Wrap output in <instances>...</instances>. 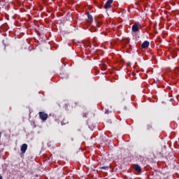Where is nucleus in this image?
I'll return each mask as SVG.
<instances>
[{
	"instance_id": "1",
	"label": "nucleus",
	"mask_w": 179,
	"mask_h": 179,
	"mask_svg": "<svg viewBox=\"0 0 179 179\" xmlns=\"http://www.w3.org/2000/svg\"><path fill=\"white\" fill-rule=\"evenodd\" d=\"M39 117L42 121H47L48 114L45 113V112H39Z\"/></svg>"
},
{
	"instance_id": "18",
	"label": "nucleus",
	"mask_w": 179,
	"mask_h": 179,
	"mask_svg": "<svg viewBox=\"0 0 179 179\" xmlns=\"http://www.w3.org/2000/svg\"><path fill=\"white\" fill-rule=\"evenodd\" d=\"M108 1H113V0H108Z\"/></svg>"
},
{
	"instance_id": "7",
	"label": "nucleus",
	"mask_w": 179,
	"mask_h": 179,
	"mask_svg": "<svg viewBox=\"0 0 179 179\" xmlns=\"http://www.w3.org/2000/svg\"><path fill=\"white\" fill-rule=\"evenodd\" d=\"M87 22L89 23H92V22H93V16L90 13H87Z\"/></svg>"
},
{
	"instance_id": "6",
	"label": "nucleus",
	"mask_w": 179,
	"mask_h": 179,
	"mask_svg": "<svg viewBox=\"0 0 179 179\" xmlns=\"http://www.w3.org/2000/svg\"><path fill=\"white\" fill-rule=\"evenodd\" d=\"M149 45H150V43H149V41H145L142 45H141V48H144V49H146V48H149Z\"/></svg>"
},
{
	"instance_id": "12",
	"label": "nucleus",
	"mask_w": 179,
	"mask_h": 179,
	"mask_svg": "<svg viewBox=\"0 0 179 179\" xmlns=\"http://www.w3.org/2000/svg\"><path fill=\"white\" fill-rule=\"evenodd\" d=\"M0 3H2L3 5H5V1H0Z\"/></svg>"
},
{
	"instance_id": "2",
	"label": "nucleus",
	"mask_w": 179,
	"mask_h": 179,
	"mask_svg": "<svg viewBox=\"0 0 179 179\" xmlns=\"http://www.w3.org/2000/svg\"><path fill=\"white\" fill-rule=\"evenodd\" d=\"M131 30L134 31V33H137V31H139V24L138 23H134V24L131 27Z\"/></svg>"
},
{
	"instance_id": "11",
	"label": "nucleus",
	"mask_w": 179,
	"mask_h": 179,
	"mask_svg": "<svg viewBox=\"0 0 179 179\" xmlns=\"http://www.w3.org/2000/svg\"><path fill=\"white\" fill-rule=\"evenodd\" d=\"M147 129H152V124H148L147 126Z\"/></svg>"
},
{
	"instance_id": "15",
	"label": "nucleus",
	"mask_w": 179,
	"mask_h": 179,
	"mask_svg": "<svg viewBox=\"0 0 179 179\" xmlns=\"http://www.w3.org/2000/svg\"><path fill=\"white\" fill-rule=\"evenodd\" d=\"M106 114H108V110L106 111Z\"/></svg>"
},
{
	"instance_id": "5",
	"label": "nucleus",
	"mask_w": 179,
	"mask_h": 179,
	"mask_svg": "<svg viewBox=\"0 0 179 179\" xmlns=\"http://www.w3.org/2000/svg\"><path fill=\"white\" fill-rule=\"evenodd\" d=\"M134 169L138 173H142V168L138 164H136L134 165Z\"/></svg>"
},
{
	"instance_id": "14",
	"label": "nucleus",
	"mask_w": 179,
	"mask_h": 179,
	"mask_svg": "<svg viewBox=\"0 0 179 179\" xmlns=\"http://www.w3.org/2000/svg\"><path fill=\"white\" fill-rule=\"evenodd\" d=\"M1 135H2V133H1V131H0V139H1Z\"/></svg>"
},
{
	"instance_id": "13",
	"label": "nucleus",
	"mask_w": 179,
	"mask_h": 179,
	"mask_svg": "<svg viewBox=\"0 0 179 179\" xmlns=\"http://www.w3.org/2000/svg\"><path fill=\"white\" fill-rule=\"evenodd\" d=\"M77 105H78V103H74V107H76Z\"/></svg>"
},
{
	"instance_id": "16",
	"label": "nucleus",
	"mask_w": 179,
	"mask_h": 179,
	"mask_svg": "<svg viewBox=\"0 0 179 179\" xmlns=\"http://www.w3.org/2000/svg\"><path fill=\"white\" fill-rule=\"evenodd\" d=\"M0 179H3L2 176H0Z\"/></svg>"
},
{
	"instance_id": "3",
	"label": "nucleus",
	"mask_w": 179,
	"mask_h": 179,
	"mask_svg": "<svg viewBox=\"0 0 179 179\" xmlns=\"http://www.w3.org/2000/svg\"><path fill=\"white\" fill-rule=\"evenodd\" d=\"M20 150L22 155H24V153H26V150H27V144L26 143L22 144L21 146Z\"/></svg>"
},
{
	"instance_id": "8",
	"label": "nucleus",
	"mask_w": 179,
	"mask_h": 179,
	"mask_svg": "<svg viewBox=\"0 0 179 179\" xmlns=\"http://www.w3.org/2000/svg\"><path fill=\"white\" fill-rule=\"evenodd\" d=\"M118 97H119V99H122V100L125 99V96H124V94H122V92L119 93Z\"/></svg>"
},
{
	"instance_id": "17",
	"label": "nucleus",
	"mask_w": 179,
	"mask_h": 179,
	"mask_svg": "<svg viewBox=\"0 0 179 179\" xmlns=\"http://www.w3.org/2000/svg\"><path fill=\"white\" fill-rule=\"evenodd\" d=\"M94 3H97V1H94Z\"/></svg>"
},
{
	"instance_id": "10",
	"label": "nucleus",
	"mask_w": 179,
	"mask_h": 179,
	"mask_svg": "<svg viewBox=\"0 0 179 179\" xmlns=\"http://www.w3.org/2000/svg\"><path fill=\"white\" fill-rule=\"evenodd\" d=\"M100 169H101V170H105V171H108L109 167L108 166H101Z\"/></svg>"
},
{
	"instance_id": "4",
	"label": "nucleus",
	"mask_w": 179,
	"mask_h": 179,
	"mask_svg": "<svg viewBox=\"0 0 179 179\" xmlns=\"http://www.w3.org/2000/svg\"><path fill=\"white\" fill-rule=\"evenodd\" d=\"M111 5H113V1H108L104 5V9H110L111 8Z\"/></svg>"
},
{
	"instance_id": "9",
	"label": "nucleus",
	"mask_w": 179,
	"mask_h": 179,
	"mask_svg": "<svg viewBox=\"0 0 179 179\" xmlns=\"http://www.w3.org/2000/svg\"><path fill=\"white\" fill-rule=\"evenodd\" d=\"M68 141L69 142H73V141H75V138H73V136H69V138H68Z\"/></svg>"
}]
</instances>
